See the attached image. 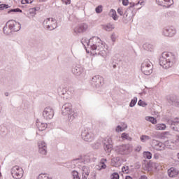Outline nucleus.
Instances as JSON below:
<instances>
[{
    "instance_id": "nucleus-1",
    "label": "nucleus",
    "mask_w": 179,
    "mask_h": 179,
    "mask_svg": "<svg viewBox=\"0 0 179 179\" xmlns=\"http://www.w3.org/2000/svg\"><path fill=\"white\" fill-rule=\"evenodd\" d=\"M83 45L86 48H90L93 55H100L101 57H107L108 50L106 45L101 41V39L97 36H94L90 39L83 38L81 40Z\"/></svg>"
},
{
    "instance_id": "nucleus-2",
    "label": "nucleus",
    "mask_w": 179,
    "mask_h": 179,
    "mask_svg": "<svg viewBox=\"0 0 179 179\" xmlns=\"http://www.w3.org/2000/svg\"><path fill=\"white\" fill-rule=\"evenodd\" d=\"M174 62H176V55L169 52H164L159 59V65L164 69L171 68L174 65Z\"/></svg>"
},
{
    "instance_id": "nucleus-3",
    "label": "nucleus",
    "mask_w": 179,
    "mask_h": 179,
    "mask_svg": "<svg viewBox=\"0 0 179 179\" xmlns=\"http://www.w3.org/2000/svg\"><path fill=\"white\" fill-rule=\"evenodd\" d=\"M139 8H135V3H130L129 7L127 9L123 15L122 22L123 23H132L134 22V17L136 15L137 10H139Z\"/></svg>"
},
{
    "instance_id": "nucleus-4",
    "label": "nucleus",
    "mask_w": 179,
    "mask_h": 179,
    "mask_svg": "<svg viewBox=\"0 0 179 179\" xmlns=\"http://www.w3.org/2000/svg\"><path fill=\"white\" fill-rule=\"evenodd\" d=\"M62 114L63 115H67L69 122H72L78 117V113H75V110L72 108V103H65L62 106Z\"/></svg>"
},
{
    "instance_id": "nucleus-5",
    "label": "nucleus",
    "mask_w": 179,
    "mask_h": 179,
    "mask_svg": "<svg viewBox=\"0 0 179 179\" xmlns=\"http://www.w3.org/2000/svg\"><path fill=\"white\" fill-rule=\"evenodd\" d=\"M93 160H94V155L93 154H87L82 156L80 158L73 160L71 163L68 164L67 167L68 169H75L76 167L75 164L78 161L81 162L84 164H87V163H90Z\"/></svg>"
},
{
    "instance_id": "nucleus-6",
    "label": "nucleus",
    "mask_w": 179,
    "mask_h": 179,
    "mask_svg": "<svg viewBox=\"0 0 179 179\" xmlns=\"http://www.w3.org/2000/svg\"><path fill=\"white\" fill-rule=\"evenodd\" d=\"M141 71L144 75H150L153 72V64L149 59H145L141 64Z\"/></svg>"
},
{
    "instance_id": "nucleus-7",
    "label": "nucleus",
    "mask_w": 179,
    "mask_h": 179,
    "mask_svg": "<svg viewBox=\"0 0 179 179\" xmlns=\"http://www.w3.org/2000/svg\"><path fill=\"white\" fill-rule=\"evenodd\" d=\"M115 151L118 155H129L132 148H131V145L129 144H124L120 145L115 147Z\"/></svg>"
},
{
    "instance_id": "nucleus-8",
    "label": "nucleus",
    "mask_w": 179,
    "mask_h": 179,
    "mask_svg": "<svg viewBox=\"0 0 179 179\" xmlns=\"http://www.w3.org/2000/svg\"><path fill=\"white\" fill-rule=\"evenodd\" d=\"M162 34L164 37H174L177 34V29L173 26L165 27L162 29Z\"/></svg>"
},
{
    "instance_id": "nucleus-9",
    "label": "nucleus",
    "mask_w": 179,
    "mask_h": 179,
    "mask_svg": "<svg viewBox=\"0 0 179 179\" xmlns=\"http://www.w3.org/2000/svg\"><path fill=\"white\" fill-rule=\"evenodd\" d=\"M43 26L47 30H54L57 29V20L52 17L47 18L43 21Z\"/></svg>"
},
{
    "instance_id": "nucleus-10",
    "label": "nucleus",
    "mask_w": 179,
    "mask_h": 179,
    "mask_svg": "<svg viewBox=\"0 0 179 179\" xmlns=\"http://www.w3.org/2000/svg\"><path fill=\"white\" fill-rule=\"evenodd\" d=\"M54 108L52 107L48 106L44 108L43 113H42V117L44 118V120H52L54 118Z\"/></svg>"
},
{
    "instance_id": "nucleus-11",
    "label": "nucleus",
    "mask_w": 179,
    "mask_h": 179,
    "mask_svg": "<svg viewBox=\"0 0 179 179\" xmlns=\"http://www.w3.org/2000/svg\"><path fill=\"white\" fill-rule=\"evenodd\" d=\"M23 169L19 166H15L11 169V174L13 178L20 179L23 177Z\"/></svg>"
},
{
    "instance_id": "nucleus-12",
    "label": "nucleus",
    "mask_w": 179,
    "mask_h": 179,
    "mask_svg": "<svg viewBox=\"0 0 179 179\" xmlns=\"http://www.w3.org/2000/svg\"><path fill=\"white\" fill-rule=\"evenodd\" d=\"M6 26H8V29L10 31H19V30L22 29L20 23L15 20H9L6 22Z\"/></svg>"
},
{
    "instance_id": "nucleus-13",
    "label": "nucleus",
    "mask_w": 179,
    "mask_h": 179,
    "mask_svg": "<svg viewBox=\"0 0 179 179\" xmlns=\"http://www.w3.org/2000/svg\"><path fill=\"white\" fill-rule=\"evenodd\" d=\"M104 84V78L100 76H95L91 80V85L93 87H101Z\"/></svg>"
},
{
    "instance_id": "nucleus-14",
    "label": "nucleus",
    "mask_w": 179,
    "mask_h": 179,
    "mask_svg": "<svg viewBox=\"0 0 179 179\" xmlns=\"http://www.w3.org/2000/svg\"><path fill=\"white\" fill-rule=\"evenodd\" d=\"M82 138L85 141V142H92L94 140V134L93 132L85 130L81 134Z\"/></svg>"
},
{
    "instance_id": "nucleus-15",
    "label": "nucleus",
    "mask_w": 179,
    "mask_h": 179,
    "mask_svg": "<svg viewBox=\"0 0 179 179\" xmlns=\"http://www.w3.org/2000/svg\"><path fill=\"white\" fill-rule=\"evenodd\" d=\"M155 1L159 6H163V8H170L172 5H174V1L173 0H155Z\"/></svg>"
},
{
    "instance_id": "nucleus-16",
    "label": "nucleus",
    "mask_w": 179,
    "mask_h": 179,
    "mask_svg": "<svg viewBox=\"0 0 179 179\" xmlns=\"http://www.w3.org/2000/svg\"><path fill=\"white\" fill-rule=\"evenodd\" d=\"M38 152L40 155L45 156L47 155V143L44 141L38 142Z\"/></svg>"
},
{
    "instance_id": "nucleus-17",
    "label": "nucleus",
    "mask_w": 179,
    "mask_h": 179,
    "mask_svg": "<svg viewBox=\"0 0 179 179\" xmlns=\"http://www.w3.org/2000/svg\"><path fill=\"white\" fill-rule=\"evenodd\" d=\"M152 145L156 150H164L166 149V145L163 143L156 140H153Z\"/></svg>"
},
{
    "instance_id": "nucleus-18",
    "label": "nucleus",
    "mask_w": 179,
    "mask_h": 179,
    "mask_svg": "<svg viewBox=\"0 0 179 179\" xmlns=\"http://www.w3.org/2000/svg\"><path fill=\"white\" fill-rule=\"evenodd\" d=\"M169 124L171 125V129L173 131H179V120L178 118L173 120H169Z\"/></svg>"
},
{
    "instance_id": "nucleus-19",
    "label": "nucleus",
    "mask_w": 179,
    "mask_h": 179,
    "mask_svg": "<svg viewBox=\"0 0 179 179\" xmlns=\"http://www.w3.org/2000/svg\"><path fill=\"white\" fill-rule=\"evenodd\" d=\"M179 172L176 168H171L168 170V176L171 178H176L178 176Z\"/></svg>"
},
{
    "instance_id": "nucleus-20",
    "label": "nucleus",
    "mask_w": 179,
    "mask_h": 179,
    "mask_svg": "<svg viewBox=\"0 0 179 179\" xmlns=\"http://www.w3.org/2000/svg\"><path fill=\"white\" fill-rule=\"evenodd\" d=\"M81 171L83 173L82 179H87V177H89V174L90 173V170H89V168L84 166L82 167Z\"/></svg>"
},
{
    "instance_id": "nucleus-21",
    "label": "nucleus",
    "mask_w": 179,
    "mask_h": 179,
    "mask_svg": "<svg viewBox=\"0 0 179 179\" xmlns=\"http://www.w3.org/2000/svg\"><path fill=\"white\" fill-rule=\"evenodd\" d=\"M84 69L82 67L76 66L73 69L72 72L76 76H80L82 73L84 72Z\"/></svg>"
},
{
    "instance_id": "nucleus-22",
    "label": "nucleus",
    "mask_w": 179,
    "mask_h": 179,
    "mask_svg": "<svg viewBox=\"0 0 179 179\" xmlns=\"http://www.w3.org/2000/svg\"><path fill=\"white\" fill-rule=\"evenodd\" d=\"M36 127L38 128V131H45L47 128V123H43L40 122V120H36Z\"/></svg>"
},
{
    "instance_id": "nucleus-23",
    "label": "nucleus",
    "mask_w": 179,
    "mask_h": 179,
    "mask_svg": "<svg viewBox=\"0 0 179 179\" xmlns=\"http://www.w3.org/2000/svg\"><path fill=\"white\" fill-rule=\"evenodd\" d=\"M114 28H115L114 24L111 23L102 25V29L106 31H113V30H114Z\"/></svg>"
},
{
    "instance_id": "nucleus-24",
    "label": "nucleus",
    "mask_w": 179,
    "mask_h": 179,
    "mask_svg": "<svg viewBox=\"0 0 179 179\" xmlns=\"http://www.w3.org/2000/svg\"><path fill=\"white\" fill-rule=\"evenodd\" d=\"M104 162H107V159H101V162L99 164V166H97V170H104L107 168V165L104 164Z\"/></svg>"
},
{
    "instance_id": "nucleus-25",
    "label": "nucleus",
    "mask_w": 179,
    "mask_h": 179,
    "mask_svg": "<svg viewBox=\"0 0 179 179\" xmlns=\"http://www.w3.org/2000/svg\"><path fill=\"white\" fill-rule=\"evenodd\" d=\"M36 11H37L36 8H29L27 14L28 17H34V16H36Z\"/></svg>"
},
{
    "instance_id": "nucleus-26",
    "label": "nucleus",
    "mask_w": 179,
    "mask_h": 179,
    "mask_svg": "<svg viewBox=\"0 0 179 179\" xmlns=\"http://www.w3.org/2000/svg\"><path fill=\"white\" fill-rule=\"evenodd\" d=\"M103 146L113 145V139L110 137L104 138L103 141Z\"/></svg>"
},
{
    "instance_id": "nucleus-27",
    "label": "nucleus",
    "mask_w": 179,
    "mask_h": 179,
    "mask_svg": "<svg viewBox=\"0 0 179 179\" xmlns=\"http://www.w3.org/2000/svg\"><path fill=\"white\" fill-rule=\"evenodd\" d=\"M109 16L113 19V20H118V15H117V11L114 9H111L109 13Z\"/></svg>"
},
{
    "instance_id": "nucleus-28",
    "label": "nucleus",
    "mask_w": 179,
    "mask_h": 179,
    "mask_svg": "<svg viewBox=\"0 0 179 179\" xmlns=\"http://www.w3.org/2000/svg\"><path fill=\"white\" fill-rule=\"evenodd\" d=\"M149 166L152 167V169H155V170H160V169H162V166H160V164L157 162H151L149 164Z\"/></svg>"
},
{
    "instance_id": "nucleus-29",
    "label": "nucleus",
    "mask_w": 179,
    "mask_h": 179,
    "mask_svg": "<svg viewBox=\"0 0 179 179\" xmlns=\"http://www.w3.org/2000/svg\"><path fill=\"white\" fill-rule=\"evenodd\" d=\"M82 30L80 29V27L79 25L76 26L73 29V34L74 36H79L80 34H82Z\"/></svg>"
},
{
    "instance_id": "nucleus-30",
    "label": "nucleus",
    "mask_w": 179,
    "mask_h": 179,
    "mask_svg": "<svg viewBox=\"0 0 179 179\" xmlns=\"http://www.w3.org/2000/svg\"><path fill=\"white\" fill-rule=\"evenodd\" d=\"M166 127L164 124H157L155 125V129L157 131H164Z\"/></svg>"
},
{
    "instance_id": "nucleus-31",
    "label": "nucleus",
    "mask_w": 179,
    "mask_h": 179,
    "mask_svg": "<svg viewBox=\"0 0 179 179\" xmlns=\"http://www.w3.org/2000/svg\"><path fill=\"white\" fill-rule=\"evenodd\" d=\"M162 139H169L171 138V134L169 131H164L161 134Z\"/></svg>"
},
{
    "instance_id": "nucleus-32",
    "label": "nucleus",
    "mask_w": 179,
    "mask_h": 179,
    "mask_svg": "<svg viewBox=\"0 0 179 179\" xmlns=\"http://www.w3.org/2000/svg\"><path fill=\"white\" fill-rule=\"evenodd\" d=\"M144 50H146L147 51H153V45H152L151 44H149V43H145L143 45Z\"/></svg>"
},
{
    "instance_id": "nucleus-33",
    "label": "nucleus",
    "mask_w": 179,
    "mask_h": 179,
    "mask_svg": "<svg viewBox=\"0 0 179 179\" xmlns=\"http://www.w3.org/2000/svg\"><path fill=\"white\" fill-rule=\"evenodd\" d=\"M79 26L82 33H85V31H87V29H89V25H87V24H81Z\"/></svg>"
},
{
    "instance_id": "nucleus-34",
    "label": "nucleus",
    "mask_w": 179,
    "mask_h": 179,
    "mask_svg": "<svg viewBox=\"0 0 179 179\" xmlns=\"http://www.w3.org/2000/svg\"><path fill=\"white\" fill-rule=\"evenodd\" d=\"M121 138L122 139L125 141H132V138H131V136H129V134L127 133L122 134Z\"/></svg>"
},
{
    "instance_id": "nucleus-35",
    "label": "nucleus",
    "mask_w": 179,
    "mask_h": 179,
    "mask_svg": "<svg viewBox=\"0 0 179 179\" xmlns=\"http://www.w3.org/2000/svg\"><path fill=\"white\" fill-rule=\"evenodd\" d=\"M145 120L146 121H149L152 124H157V120L153 117L147 116L145 117Z\"/></svg>"
},
{
    "instance_id": "nucleus-36",
    "label": "nucleus",
    "mask_w": 179,
    "mask_h": 179,
    "mask_svg": "<svg viewBox=\"0 0 179 179\" xmlns=\"http://www.w3.org/2000/svg\"><path fill=\"white\" fill-rule=\"evenodd\" d=\"M103 149L106 153H110L113 150V145H103Z\"/></svg>"
},
{
    "instance_id": "nucleus-37",
    "label": "nucleus",
    "mask_w": 179,
    "mask_h": 179,
    "mask_svg": "<svg viewBox=\"0 0 179 179\" xmlns=\"http://www.w3.org/2000/svg\"><path fill=\"white\" fill-rule=\"evenodd\" d=\"M141 142H148V141H150V137L149 136L143 135L140 138Z\"/></svg>"
},
{
    "instance_id": "nucleus-38",
    "label": "nucleus",
    "mask_w": 179,
    "mask_h": 179,
    "mask_svg": "<svg viewBox=\"0 0 179 179\" xmlns=\"http://www.w3.org/2000/svg\"><path fill=\"white\" fill-rule=\"evenodd\" d=\"M138 102V98L134 97L133 99H131L130 103H129V107H135V105Z\"/></svg>"
},
{
    "instance_id": "nucleus-39",
    "label": "nucleus",
    "mask_w": 179,
    "mask_h": 179,
    "mask_svg": "<svg viewBox=\"0 0 179 179\" xmlns=\"http://www.w3.org/2000/svg\"><path fill=\"white\" fill-rule=\"evenodd\" d=\"M125 129H127V126H125L124 127H122V126H117L115 131L116 132H122V131H125Z\"/></svg>"
},
{
    "instance_id": "nucleus-40",
    "label": "nucleus",
    "mask_w": 179,
    "mask_h": 179,
    "mask_svg": "<svg viewBox=\"0 0 179 179\" xmlns=\"http://www.w3.org/2000/svg\"><path fill=\"white\" fill-rule=\"evenodd\" d=\"M72 176L73 179H80V177H79V173L76 171H72Z\"/></svg>"
},
{
    "instance_id": "nucleus-41",
    "label": "nucleus",
    "mask_w": 179,
    "mask_h": 179,
    "mask_svg": "<svg viewBox=\"0 0 179 179\" xmlns=\"http://www.w3.org/2000/svg\"><path fill=\"white\" fill-rule=\"evenodd\" d=\"M100 146H101V143H100L99 141H96L94 144H92L93 149H99Z\"/></svg>"
},
{
    "instance_id": "nucleus-42",
    "label": "nucleus",
    "mask_w": 179,
    "mask_h": 179,
    "mask_svg": "<svg viewBox=\"0 0 179 179\" xmlns=\"http://www.w3.org/2000/svg\"><path fill=\"white\" fill-rule=\"evenodd\" d=\"M117 12L119 15H120V16H124V15L125 14V12L124 11V8H122V7L118 8Z\"/></svg>"
},
{
    "instance_id": "nucleus-43",
    "label": "nucleus",
    "mask_w": 179,
    "mask_h": 179,
    "mask_svg": "<svg viewBox=\"0 0 179 179\" xmlns=\"http://www.w3.org/2000/svg\"><path fill=\"white\" fill-rule=\"evenodd\" d=\"M143 155L145 159H148V160H150V159H152V153H150V152H145Z\"/></svg>"
},
{
    "instance_id": "nucleus-44",
    "label": "nucleus",
    "mask_w": 179,
    "mask_h": 179,
    "mask_svg": "<svg viewBox=\"0 0 179 179\" xmlns=\"http://www.w3.org/2000/svg\"><path fill=\"white\" fill-rule=\"evenodd\" d=\"M138 106H141V107H146L148 106V103L146 102L142 101V99H140L138 102Z\"/></svg>"
},
{
    "instance_id": "nucleus-45",
    "label": "nucleus",
    "mask_w": 179,
    "mask_h": 179,
    "mask_svg": "<svg viewBox=\"0 0 179 179\" xmlns=\"http://www.w3.org/2000/svg\"><path fill=\"white\" fill-rule=\"evenodd\" d=\"M95 10L96 13H101L103 12V6L101 5L98 6Z\"/></svg>"
},
{
    "instance_id": "nucleus-46",
    "label": "nucleus",
    "mask_w": 179,
    "mask_h": 179,
    "mask_svg": "<svg viewBox=\"0 0 179 179\" xmlns=\"http://www.w3.org/2000/svg\"><path fill=\"white\" fill-rule=\"evenodd\" d=\"M8 8H10V6H9L8 4H0V10L8 9Z\"/></svg>"
},
{
    "instance_id": "nucleus-47",
    "label": "nucleus",
    "mask_w": 179,
    "mask_h": 179,
    "mask_svg": "<svg viewBox=\"0 0 179 179\" xmlns=\"http://www.w3.org/2000/svg\"><path fill=\"white\" fill-rule=\"evenodd\" d=\"M34 0H22L21 3L22 5H26V3H33Z\"/></svg>"
},
{
    "instance_id": "nucleus-48",
    "label": "nucleus",
    "mask_w": 179,
    "mask_h": 179,
    "mask_svg": "<svg viewBox=\"0 0 179 179\" xmlns=\"http://www.w3.org/2000/svg\"><path fill=\"white\" fill-rule=\"evenodd\" d=\"M111 179H120V175L118 173H113L111 175Z\"/></svg>"
},
{
    "instance_id": "nucleus-49",
    "label": "nucleus",
    "mask_w": 179,
    "mask_h": 179,
    "mask_svg": "<svg viewBox=\"0 0 179 179\" xmlns=\"http://www.w3.org/2000/svg\"><path fill=\"white\" fill-rule=\"evenodd\" d=\"M145 0H140L137 3H135V6H138V5H141V6H145Z\"/></svg>"
},
{
    "instance_id": "nucleus-50",
    "label": "nucleus",
    "mask_w": 179,
    "mask_h": 179,
    "mask_svg": "<svg viewBox=\"0 0 179 179\" xmlns=\"http://www.w3.org/2000/svg\"><path fill=\"white\" fill-rule=\"evenodd\" d=\"M12 12H20V13H22V10L20 8H14L8 10V13H12Z\"/></svg>"
},
{
    "instance_id": "nucleus-51",
    "label": "nucleus",
    "mask_w": 179,
    "mask_h": 179,
    "mask_svg": "<svg viewBox=\"0 0 179 179\" xmlns=\"http://www.w3.org/2000/svg\"><path fill=\"white\" fill-rule=\"evenodd\" d=\"M122 170L123 171V173H125L126 174H128V173H129V166H123L122 168Z\"/></svg>"
},
{
    "instance_id": "nucleus-52",
    "label": "nucleus",
    "mask_w": 179,
    "mask_h": 179,
    "mask_svg": "<svg viewBox=\"0 0 179 179\" xmlns=\"http://www.w3.org/2000/svg\"><path fill=\"white\" fill-rule=\"evenodd\" d=\"M110 38H111L113 43H115V40H117V36L115 35V33L112 34Z\"/></svg>"
},
{
    "instance_id": "nucleus-53",
    "label": "nucleus",
    "mask_w": 179,
    "mask_h": 179,
    "mask_svg": "<svg viewBox=\"0 0 179 179\" xmlns=\"http://www.w3.org/2000/svg\"><path fill=\"white\" fill-rule=\"evenodd\" d=\"M62 3H64V5H70L71 0H62Z\"/></svg>"
},
{
    "instance_id": "nucleus-54",
    "label": "nucleus",
    "mask_w": 179,
    "mask_h": 179,
    "mask_svg": "<svg viewBox=\"0 0 179 179\" xmlns=\"http://www.w3.org/2000/svg\"><path fill=\"white\" fill-rule=\"evenodd\" d=\"M135 152H141L142 150V147L141 145H138L134 149Z\"/></svg>"
},
{
    "instance_id": "nucleus-55",
    "label": "nucleus",
    "mask_w": 179,
    "mask_h": 179,
    "mask_svg": "<svg viewBox=\"0 0 179 179\" xmlns=\"http://www.w3.org/2000/svg\"><path fill=\"white\" fill-rule=\"evenodd\" d=\"M129 1L128 0H123L122 1V4L124 5V6H127L129 3Z\"/></svg>"
},
{
    "instance_id": "nucleus-56",
    "label": "nucleus",
    "mask_w": 179,
    "mask_h": 179,
    "mask_svg": "<svg viewBox=\"0 0 179 179\" xmlns=\"http://www.w3.org/2000/svg\"><path fill=\"white\" fill-rule=\"evenodd\" d=\"M0 131H1L0 135H3V133H5V128L0 127Z\"/></svg>"
},
{
    "instance_id": "nucleus-57",
    "label": "nucleus",
    "mask_w": 179,
    "mask_h": 179,
    "mask_svg": "<svg viewBox=\"0 0 179 179\" xmlns=\"http://www.w3.org/2000/svg\"><path fill=\"white\" fill-rule=\"evenodd\" d=\"M154 157H155L157 160H158V159H159V157H160V155H159V154H155V155H154Z\"/></svg>"
},
{
    "instance_id": "nucleus-58",
    "label": "nucleus",
    "mask_w": 179,
    "mask_h": 179,
    "mask_svg": "<svg viewBox=\"0 0 179 179\" xmlns=\"http://www.w3.org/2000/svg\"><path fill=\"white\" fill-rule=\"evenodd\" d=\"M3 31L5 34H9V33L8 31H6V27H4L3 29Z\"/></svg>"
},
{
    "instance_id": "nucleus-59",
    "label": "nucleus",
    "mask_w": 179,
    "mask_h": 179,
    "mask_svg": "<svg viewBox=\"0 0 179 179\" xmlns=\"http://www.w3.org/2000/svg\"><path fill=\"white\" fill-rule=\"evenodd\" d=\"M139 179H148V177L146 176H141Z\"/></svg>"
},
{
    "instance_id": "nucleus-60",
    "label": "nucleus",
    "mask_w": 179,
    "mask_h": 179,
    "mask_svg": "<svg viewBox=\"0 0 179 179\" xmlns=\"http://www.w3.org/2000/svg\"><path fill=\"white\" fill-rule=\"evenodd\" d=\"M125 127H126V129H127V128H128V126L125 124H123V125L122 126V128H125Z\"/></svg>"
},
{
    "instance_id": "nucleus-61",
    "label": "nucleus",
    "mask_w": 179,
    "mask_h": 179,
    "mask_svg": "<svg viewBox=\"0 0 179 179\" xmlns=\"http://www.w3.org/2000/svg\"><path fill=\"white\" fill-rule=\"evenodd\" d=\"M4 96H6V97H8V96H9V93H8V92L4 93Z\"/></svg>"
},
{
    "instance_id": "nucleus-62",
    "label": "nucleus",
    "mask_w": 179,
    "mask_h": 179,
    "mask_svg": "<svg viewBox=\"0 0 179 179\" xmlns=\"http://www.w3.org/2000/svg\"><path fill=\"white\" fill-rule=\"evenodd\" d=\"M125 179H132L131 176H126Z\"/></svg>"
},
{
    "instance_id": "nucleus-63",
    "label": "nucleus",
    "mask_w": 179,
    "mask_h": 179,
    "mask_svg": "<svg viewBox=\"0 0 179 179\" xmlns=\"http://www.w3.org/2000/svg\"><path fill=\"white\" fill-rule=\"evenodd\" d=\"M113 69H115V68H117V65L116 64H113Z\"/></svg>"
},
{
    "instance_id": "nucleus-64",
    "label": "nucleus",
    "mask_w": 179,
    "mask_h": 179,
    "mask_svg": "<svg viewBox=\"0 0 179 179\" xmlns=\"http://www.w3.org/2000/svg\"><path fill=\"white\" fill-rule=\"evenodd\" d=\"M40 2H45L47 0H39Z\"/></svg>"
}]
</instances>
